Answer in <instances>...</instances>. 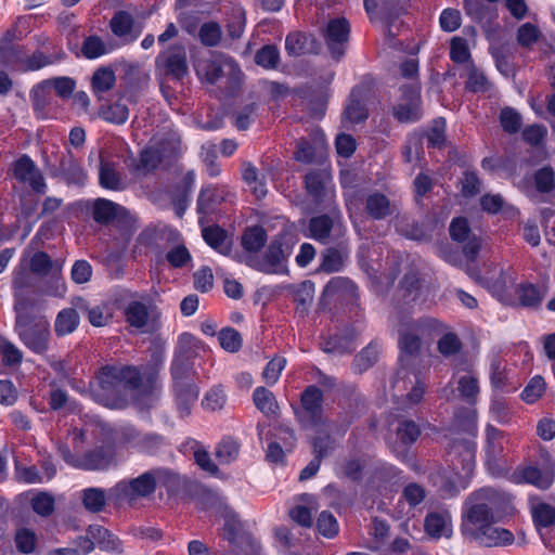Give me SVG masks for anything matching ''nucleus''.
<instances>
[{
    "label": "nucleus",
    "instance_id": "nucleus-1",
    "mask_svg": "<svg viewBox=\"0 0 555 555\" xmlns=\"http://www.w3.org/2000/svg\"><path fill=\"white\" fill-rule=\"evenodd\" d=\"M142 383L140 372L133 366L104 365L89 384L94 401L111 409H124L128 404V392Z\"/></svg>",
    "mask_w": 555,
    "mask_h": 555
},
{
    "label": "nucleus",
    "instance_id": "nucleus-2",
    "mask_svg": "<svg viewBox=\"0 0 555 555\" xmlns=\"http://www.w3.org/2000/svg\"><path fill=\"white\" fill-rule=\"evenodd\" d=\"M14 332L23 345L36 354L49 350L51 331L48 319L25 309L22 302H15Z\"/></svg>",
    "mask_w": 555,
    "mask_h": 555
},
{
    "label": "nucleus",
    "instance_id": "nucleus-3",
    "mask_svg": "<svg viewBox=\"0 0 555 555\" xmlns=\"http://www.w3.org/2000/svg\"><path fill=\"white\" fill-rule=\"evenodd\" d=\"M196 72L201 79L209 85H217L228 96L234 95L243 81L238 64L224 54H216L211 59L199 61Z\"/></svg>",
    "mask_w": 555,
    "mask_h": 555
},
{
    "label": "nucleus",
    "instance_id": "nucleus-4",
    "mask_svg": "<svg viewBox=\"0 0 555 555\" xmlns=\"http://www.w3.org/2000/svg\"><path fill=\"white\" fill-rule=\"evenodd\" d=\"M434 319H403L400 322L398 333V346L400 348V362L408 366L412 359L418 357L422 348V338L434 327Z\"/></svg>",
    "mask_w": 555,
    "mask_h": 555
},
{
    "label": "nucleus",
    "instance_id": "nucleus-5",
    "mask_svg": "<svg viewBox=\"0 0 555 555\" xmlns=\"http://www.w3.org/2000/svg\"><path fill=\"white\" fill-rule=\"evenodd\" d=\"M160 470H149L129 480H121L108 489V496L115 504H132L139 498L154 493Z\"/></svg>",
    "mask_w": 555,
    "mask_h": 555
},
{
    "label": "nucleus",
    "instance_id": "nucleus-6",
    "mask_svg": "<svg viewBox=\"0 0 555 555\" xmlns=\"http://www.w3.org/2000/svg\"><path fill=\"white\" fill-rule=\"evenodd\" d=\"M292 254V245L284 237L275 236L262 256L249 255L246 263L264 274H283L287 272L286 262Z\"/></svg>",
    "mask_w": 555,
    "mask_h": 555
},
{
    "label": "nucleus",
    "instance_id": "nucleus-7",
    "mask_svg": "<svg viewBox=\"0 0 555 555\" xmlns=\"http://www.w3.org/2000/svg\"><path fill=\"white\" fill-rule=\"evenodd\" d=\"M198 340L190 333H182L170 366L173 385L194 383L193 360L197 356Z\"/></svg>",
    "mask_w": 555,
    "mask_h": 555
},
{
    "label": "nucleus",
    "instance_id": "nucleus-8",
    "mask_svg": "<svg viewBox=\"0 0 555 555\" xmlns=\"http://www.w3.org/2000/svg\"><path fill=\"white\" fill-rule=\"evenodd\" d=\"M475 434L467 438H455L448 446V455L457 480L469 477L475 468Z\"/></svg>",
    "mask_w": 555,
    "mask_h": 555
},
{
    "label": "nucleus",
    "instance_id": "nucleus-9",
    "mask_svg": "<svg viewBox=\"0 0 555 555\" xmlns=\"http://www.w3.org/2000/svg\"><path fill=\"white\" fill-rule=\"evenodd\" d=\"M491 495L492 490L481 489L467 498L464 513L467 524L464 525V528H469L468 525L474 526V528H481L486 524L494 521L492 508L488 503Z\"/></svg>",
    "mask_w": 555,
    "mask_h": 555
},
{
    "label": "nucleus",
    "instance_id": "nucleus-10",
    "mask_svg": "<svg viewBox=\"0 0 555 555\" xmlns=\"http://www.w3.org/2000/svg\"><path fill=\"white\" fill-rule=\"evenodd\" d=\"M401 95L392 113L399 122H415L422 117L421 87L412 82L401 87Z\"/></svg>",
    "mask_w": 555,
    "mask_h": 555
},
{
    "label": "nucleus",
    "instance_id": "nucleus-11",
    "mask_svg": "<svg viewBox=\"0 0 555 555\" xmlns=\"http://www.w3.org/2000/svg\"><path fill=\"white\" fill-rule=\"evenodd\" d=\"M10 171L14 179L23 184H27L38 194H44L47 183L40 169L35 162L26 154L18 157L11 165Z\"/></svg>",
    "mask_w": 555,
    "mask_h": 555
},
{
    "label": "nucleus",
    "instance_id": "nucleus-12",
    "mask_svg": "<svg viewBox=\"0 0 555 555\" xmlns=\"http://www.w3.org/2000/svg\"><path fill=\"white\" fill-rule=\"evenodd\" d=\"M555 477V461L547 450H540V462L521 470V478L539 489H548Z\"/></svg>",
    "mask_w": 555,
    "mask_h": 555
},
{
    "label": "nucleus",
    "instance_id": "nucleus-13",
    "mask_svg": "<svg viewBox=\"0 0 555 555\" xmlns=\"http://www.w3.org/2000/svg\"><path fill=\"white\" fill-rule=\"evenodd\" d=\"M302 412L295 411L298 421L304 426H317L322 418L323 393L314 385L308 386L300 396Z\"/></svg>",
    "mask_w": 555,
    "mask_h": 555
},
{
    "label": "nucleus",
    "instance_id": "nucleus-14",
    "mask_svg": "<svg viewBox=\"0 0 555 555\" xmlns=\"http://www.w3.org/2000/svg\"><path fill=\"white\" fill-rule=\"evenodd\" d=\"M155 64L166 75L180 79L188 74L186 51L181 44L169 47L156 57Z\"/></svg>",
    "mask_w": 555,
    "mask_h": 555
},
{
    "label": "nucleus",
    "instance_id": "nucleus-15",
    "mask_svg": "<svg viewBox=\"0 0 555 555\" xmlns=\"http://www.w3.org/2000/svg\"><path fill=\"white\" fill-rule=\"evenodd\" d=\"M450 385L455 386L459 397L468 404L477 402L480 390L479 382L470 365L457 366L450 380Z\"/></svg>",
    "mask_w": 555,
    "mask_h": 555
},
{
    "label": "nucleus",
    "instance_id": "nucleus-16",
    "mask_svg": "<svg viewBox=\"0 0 555 555\" xmlns=\"http://www.w3.org/2000/svg\"><path fill=\"white\" fill-rule=\"evenodd\" d=\"M463 530L473 540L487 547L508 545L514 541V535L509 530L494 527L493 522L486 524L481 528L465 527Z\"/></svg>",
    "mask_w": 555,
    "mask_h": 555
},
{
    "label": "nucleus",
    "instance_id": "nucleus-17",
    "mask_svg": "<svg viewBox=\"0 0 555 555\" xmlns=\"http://www.w3.org/2000/svg\"><path fill=\"white\" fill-rule=\"evenodd\" d=\"M370 90L365 86L354 87L349 95L348 104L346 105L343 122L345 127L364 121L367 116L366 102L369 100Z\"/></svg>",
    "mask_w": 555,
    "mask_h": 555
},
{
    "label": "nucleus",
    "instance_id": "nucleus-18",
    "mask_svg": "<svg viewBox=\"0 0 555 555\" xmlns=\"http://www.w3.org/2000/svg\"><path fill=\"white\" fill-rule=\"evenodd\" d=\"M349 34L350 25L345 17L334 18L328 22L324 36L333 57L338 60L345 54Z\"/></svg>",
    "mask_w": 555,
    "mask_h": 555
},
{
    "label": "nucleus",
    "instance_id": "nucleus-19",
    "mask_svg": "<svg viewBox=\"0 0 555 555\" xmlns=\"http://www.w3.org/2000/svg\"><path fill=\"white\" fill-rule=\"evenodd\" d=\"M109 28L114 36L121 39L126 44L137 40L141 34V30L134 27L133 16L126 11H117L113 15Z\"/></svg>",
    "mask_w": 555,
    "mask_h": 555
},
{
    "label": "nucleus",
    "instance_id": "nucleus-20",
    "mask_svg": "<svg viewBox=\"0 0 555 555\" xmlns=\"http://www.w3.org/2000/svg\"><path fill=\"white\" fill-rule=\"evenodd\" d=\"M114 461V451L111 447H98L86 452L77 462L76 467L87 470H101L107 468Z\"/></svg>",
    "mask_w": 555,
    "mask_h": 555
},
{
    "label": "nucleus",
    "instance_id": "nucleus-21",
    "mask_svg": "<svg viewBox=\"0 0 555 555\" xmlns=\"http://www.w3.org/2000/svg\"><path fill=\"white\" fill-rule=\"evenodd\" d=\"M349 257V250L343 244L337 247H328L321 254L318 272L335 273L344 269Z\"/></svg>",
    "mask_w": 555,
    "mask_h": 555
},
{
    "label": "nucleus",
    "instance_id": "nucleus-22",
    "mask_svg": "<svg viewBox=\"0 0 555 555\" xmlns=\"http://www.w3.org/2000/svg\"><path fill=\"white\" fill-rule=\"evenodd\" d=\"M364 210L374 220H384L393 214L395 207L387 195L374 191L364 198Z\"/></svg>",
    "mask_w": 555,
    "mask_h": 555
},
{
    "label": "nucleus",
    "instance_id": "nucleus-23",
    "mask_svg": "<svg viewBox=\"0 0 555 555\" xmlns=\"http://www.w3.org/2000/svg\"><path fill=\"white\" fill-rule=\"evenodd\" d=\"M150 143L157 149L159 156L166 164H170L182 152L181 138L175 132L154 137Z\"/></svg>",
    "mask_w": 555,
    "mask_h": 555
},
{
    "label": "nucleus",
    "instance_id": "nucleus-24",
    "mask_svg": "<svg viewBox=\"0 0 555 555\" xmlns=\"http://www.w3.org/2000/svg\"><path fill=\"white\" fill-rule=\"evenodd\" d=\"M60 172L68 184L81 185L87 178L83 168L69 150L63 153L60 158Z\"/></svg>",
    "mask_w": 555,
    "mask_h": 555
},
{
    "label": "nucleus",
    "instance_id": "nucleus-25",
    "mask_svg": "<svg viewBox=\"0 0 555 555\" xmlns=\"http://www.w3.org/2000/svg\"><path fill=\"white\" fill-rule=\"evenodd\" d=\"M173 392L181 417L189 416L192 405L197 401L199 389L194 383L173 385Z\"/></svg>",
    "mask_w": 555,
    "mask_h": 555
},
{
    "label": "nucleus",
    "instance_id": "nucleus-26",
    "mask_svg": "<svg viewBox=\"0 0 555 555\" xmlns=\"http://www.w3.org/2000/svg\"><path fill=\"white\" fill-rule=\"evenodd\" d=\"M125 208L109 199L96 198L92 205V217L94 221L107 224L121 216Z\"/></svg>",
    "mask_w": 555,
    "mask_h": 555
},
{
    "label": "nucleus",
    "instance_id": "nucleus-27",
    "mask_svg": "<svg viewBox=\"0 0 555 555\" xmlns=\"http://www.w3.org/2000/svg\"><path fill=\"white\" fill-rule=\"evenodd\" d=\"M225 186L208 185L203 188L197 199V211L201 215H207L211 211L212 206L220 204L228 195Z\"/></svg>",
    "mask_w": 555,
    "mask_h": 555
},
{
    "label": "nucleus",
    "instance_id": "nucleus-28",
    "mask_svg": "<svg viewBox=\"0 0 555 555\" xmlns=\"http://www.w3.org/2000/svg\"><path fill=\"white\" fill-rule=\"evenodd\" d=\"M335 224V217L320 215L309 220L307 236L319 243L326 244Z\"/></svg>",
    "mask_w": 555,
    "mask_h": 555
},
{
    "label": "nucleus",
    "instance_id": "nucleus-29",
    "mask_svg": "<svg viewBox=\"0 0 555 555\" xmlns=\"http://www.w3.org/2000/svg\"><path fill=\"white\" fill-rule=\"evenodd\" d=\"M126 322L134 328H143L150 319L149 308L143 300L132 299L124 308Z\"/></svg>",
    "mask_w": 555,
    "mask_h": 555
},
{
    "label": "nucleus",
    "instance_id": "nucleus-30",
    "mask_svg": "<svg viewBox=\"0 0 555 555\" xmlns=\"http://www.w3.org/2000/svg\"><path fill=\"white\" fill-rule=\"evenodd\" d=\"M81 503L86 511L98 514L104 511L106 502L112 499L108 496V490L90 487L81 491Z\"/></svg>",
    "mask_w": 555,
    "mask_h": 555
},
{
    "label": "nucleus",
    "instance_id": "nucleus-31",
    "mask_svg": "<svg viewBox=\"0 0 555 555\" xmlns=\"http://www.w3.org/2000/svg\"><path fill=\"white\" fill-rule=\"evenodd\" d=\"M100 185L112 191H122L127 183L121 175L117 171L115 165L101 159L99 171Z\"/></svg>",
    "mask_w": 555,
    "mask_h": 555
},
{
    "label": "nucleus",
    "instance_id": "nucleus-32",
    "mask_svg": "<svg viewBox=\"0 0 555 555\" xmlns=\"http://www.w3.org/2000/svg\"><path fill=\"white\" fill-rule=\"evenodd\" d=\"M163 164L166 163L162 156H159L157 149L149 142V144L140 152L139 159L133 169L139 175L146 176L154 172Z\"/></svg>",
    "mask_w": 555,
    "mask_h": 555
},
{
    "label": "nucleus",
    "instance_id": "nucleus-33",
    "mask_svg": "<svg viewBox=\"0 0 555 555\" xmlns=\"http://www.w3.org/2000/svg\"><path fill=\"white\" fill-rule=\"evenodd\" d=\"M253 401L255 406L267 417L276 416L279 414V403L272 391L266 387H257L253 392Z\"/></svg>",
    "mask_w": 555,
    "mask_h": 555
},
{
    "label": "nucleus",
    "instance_id": "nucleus-34",
    "mask_svg": "<svg viewBox=\"0 0 555 555\" xmlns=\"http://www.w3.org/2000/svg\"><path fill=\"white\" fill-rule=\"evenodd\" d=\"M463 76L466 77L465 88L473 93H485L491 89V83L485 73L478 68L475 63H469L468 67L464 68Z\"/></svg>",
    "mask_w": 555,
    "mask_h": 555
},
{
    "label": "nucleus",
    "instance_id": "nucleus-35",
    "mask_svg": "<svg viewBox=\"0 0 555 555\" xmlns=\"http://www.w3.org/2000/svg\"><path fill=\"white\" fill-rule=\"evenodd\" d=\"M241 444L233 437H223L215 448V456L221 465L234 462L240 454Z\"/></svg>",
    "mask_w": 555,
    "mask_h": 555
},
{
    "label": "nucleus",
    "instance_id": "nucleus-36",
    "mask_svg": "<svg viewBox=\"0 0 555 555\" xmlns=\"http://www.w3.org/2000/svg\"><path fill=\"white\" fill-rule=\"evenodd\" d=\"M267 240V231L260 225H255L247 228L243 232L241 244L244 250L254 254L258 253L266 245Z\"/></svg>",
    "mask_w": 555,
    "mask_h": 555
},
{
    "label": "nucleus",
    "instance_id": "nucleus-37",
    "mask_svg": "<svg viewBox=\"0 0 555 555\" xmlns=\"http://www.w3.org/2000/svg\"><path fill=\"white\" fill-rule=\"evenodd\" d=\"M204 241L215 250L222 255L231 251V244L228 241L227 232L220 227H206L202 231Z\"/></svg>",
    "mask_w": 555,
    "mask_h": 555
},
{
    "label": "nucleus",
    "instance_id": "nucleus-38",
    "mask_svg": "<svg viewBox=\"0 0 555 555\" xmlns=\"http://www.w3.org/2000/svg\"><path fill=\"white\" fill-rule=\"evenodd\" d=\"M301 500L307 505H296L289 511V517L298 525L309 528L312 526V513L317 511V503L312 495L304 494Z\"/></svg>",
    "mask_w": 555,
    "mask_h": 555
},
{
    "label": "nucleus",
    "instance_id": "nucleus-39",
    "mask_svg": "<svg viewBox=\"0 0 555 555\" xmlns=\"http://www.w3.org/2000/svg\"><path fill=\"white\" fill-rule=\"evenodd\" d=\"M451 517L448 512L429 513L425 518V530L434 538L447 535Z\"/></svg>",
    "mask_w": 555,
    "mask_h": 555
},
{
    "label": "nucleus",
    "instance_id": "nucleus-40",
    "mask_svg": "<svg viewBox=\"0 0 555 555\" xmlns=\"http://www.w3.org/2000/svg\"><path fill=\"white\" fill-rule=\"evenodd\" d=\"M195 182V175L193 171L186 172L183 178L181 190L172 197V204L176 215L182 218L190 203L192 188Z\"/></svg>",
    "mask_w": 555,
    "mask_h": 555
},
{
    "label": "nucleus",
    "instance_id": "nucleus-41",
    "mask_svg": "<svg viewBox=\"0 0 555 555\" xmlns=\"http://www.w3.org/2000/svg\"><path fill=\"white\" fill-rule=\"evenodd\" d=\"M516 293L524 307H537L541 304L546 294L545 287H539L531 283H521L517 286Z\"/></svg>",
    "mask_w": 555,
    "mask_h": 555
},
{
    "label": "nucleus",
    "instance_id": "nucleus-42",
    "mask_svg": "<svg viewBox=\"0 0 555 555\" xmlns=\"http://www.w3.org/2000/svg\"><path fill=\"white\" fill-rule=\"evenodd\" d=\"M77 307L93 326H104L112 318L105 305L90 306L85 300H80Z\"/></svg>",
    "mask_w": 555,
    "mask_h": 555
},
{
    "label": "nucleus",
    "instance_id": "nucleus-43",
    "mask_svg": "<svg viewBox=\"0 0 555 555\" xmlns=\"http://www.w3.org/2000/svg\"><path fill=\"white\" fill-rule=\"evenodd\" d=\"M0 356L5 367L15 369L23 362L22 350L12 341L0 335Z\"/></svg>",
    "mask_w": 555,
    "mask_h": 555
},
{
    "label": "nucleus",
    "instance_id": "nucleus-44",
    "mask_svg": "<svg viewBox=\"0 0 555 555\" xmlns=\"http://www.w3.org/2000/svg\"><path fill=\"white\" fill-rule=\"evenodd\" d=\"M79 324V315L75 309H64L59 312L54 330L59 336H65L74 332Z\"/></svg>",
    "mask_w": 555,
    "mask_h": 555
},
{
    "label": "nucleus",
    "instance_id": "nucleus-45",
    "mask_svg": "<svg viewBox=\"0 0 555 555\" xmlns=\"http://www.w3.org/2000/svg\"><path fill=\"white\" fill-rule=\"evenodd\" d=\"M378 359V348L375 344H369L358 353L352 361V370L356 373H363L373 366Z\"/></svg>",
    "mask_w": 555,
    "mask_h": 555
},
{
    "label": "nucleus",
    "instance_id": "nucleus-46",
    "mask_svg": "<svg viewBox=\"0 0 555 555\" xmlns=\"http://www.w3.org/2000/svg\"><path fill=\"white\" fill-rule=\"evenodd\" d=\"M450 59L463 65V68L468 67L469 63H474L466 39L462 37H454L450 42Z\"/></svg>",
    "mask_w": 555,
    "mask_h": 555
},
{
    "label": "nucleus",
    "instance_id": "nucleus-47",
    "mask_svg": "<svg viewBox=\"0 0 555 555\" xmlns=\"http://www.w3.org/2000/svg\"><path fill=\"white\" fill-rule=\"evenodd\" d=\"M356 291L357 286L351 280L343 276H335L332 278L330 282L325 285L323 295L327 297H332L335 295L352 296L354 295Z\"/></svg>",
    "mask_w": 555,
    "mask_h": 555
},
{
    "label": "nucleus",
    "instance_id": "nucleus-48",
    "mask_svg": "<svg viewBox=\"0 0 555 555\" xmlns=\"http://www.w3.org/2000/svg\"><path fill=\"white\" fill-rule=\"evenodd\" d=\"M100 117L116 125L125 124L129 118V108L120 100L100 111Z\"/></svg>",
    "mask_w": 555,
    "mask_h": 555
},
{
    "label": "nucleus",
    "instance_id": "nucleus-49",
    "mask_svg": "<svg viewBox=\"0 0 555 555\" xmlns=\"http://www.w3.org/2000/svg\"><path fill=\"white\" fill-rule=\"evenodd\" d=\"M310 37L300 31H293L286 36L285 50L291 56H300L309 51Z\"/></svg>",
    "mask_w": 555,
    "mask_h": 555
},
{
    "label": "nucleus",
    "instance_id": "nucleus-50",
    "mask_svg": "<svg viewBox=\"0 0 555 555\" xmlns=\"http://www.w3.org/2000/svg\"><path fill=\"white\" fill-rule=\"evenodd\" d=\"M116 81V76L113 69L107 67L99 68L94 72L91 85L94 93H103L111 90Z\"/></svg>",
    "mask_w": 555,
    "mask_h": 555
},
{
    "label": "nucleus",
    "instance_id": "nucleus-51",
    "mask_svg": "<svg viewBox=\"0 0 555 555\" xmlns=\"http://www.w3.org/2000/svg\"><path fill=\"white\" fill-rule=\"evenodd\" d=\"M255 63L266 69H275L280 64L279 49L273 44H266L255 54Z\"/></svg>",
    "mask_w": 555,
    "mask_h": 555
},
{
    "label": "nucleus",
    "instance_id": "nucleus-52",
    "mask_svg": "<svg viewBox=\"0 0 555 555\" xmlns=\"http://www.w3.org/2000/svg\"><path fill=\"white\" fill-rule=\"evenodd\" d=\"M534 185L540 193H550L555 189V172L551 166H544L535 171Z\"/></svg>",
    "mask_w": 555,
    "mask_h": 555
},
{
    "label": "nucleus",
    "instance_id": "nucleus-53",
    "mask_svg": "<svg viewBox=\"0 0 555 555\" xmlns=\"http://www.w3.org/2000/svg\"><path fill=\"white\" fill-rule=\"evenodd\" d=\"M81 52L86 59L94 60L107 53L108 50L101 37L89 36L82 42Z\"/></svg>",
    "mask_w": 555,
    "mask_h": 555
},
{
    "label": "nucleus",
    "instance_id": "nucleus-54",
    "mask_svg": "<svg viewBox=\"0 0 555 555\" xmlns=\"http://www.w3.org/2000/svg\"><path fill=\"white\" fill-rule=\"evenodd\" d=\"M34 280L31 274L24 268L16 269L13 273L12 287L14 289V296L16 302H21L20 299L24 296V291L33 287Z\"/></svg>",
    "mask_w": 555,
    "mask_h": 555
},
{
    "label": "nucleus",
    "instance_id": "nucleus-55",
    "mask_svg": "<svg viewBox=\"0 0 555 555\" xmlns=\"http://www.w3.org/2000/svg\"><path fill=\"white\" fill-rule=\"evenodd\" d=\"M545 391V380L542 376L532 377L521 392V399L529 404L538 401Z\"/></svg>",
    "mask_w": 555,
    "mask_h": 555
},
{
    "label": "nucleus",
    "instance_id": "nucleus-56",
    "mask_svg": "<svg viewBox=\"0 0 555 555\" xmlns=\"http://www.w3.org/2000/svg\"><path fill=\"white\" fill-rule=\"evenodd\" d=\"M541 33L539 28L532 23H525L517 29V43L524 48H530L538 42Z\"/></svg>",
    "mask_w": 555,
    "mask_h": 555
},
{
    "label": "nucleus",
    "instance_id": "nucleus-57",
    "mask_svg": "<svg viewBox=\"0 0 555 555\" xmlns=\"http://www.w3.org/2000/svg\"><path fill=\"white\" fill-rule=\"evenodd\" d=\"M31 507L36 514L48 517L54 512V498L48 492H39L31 499Z\"/></svg>",
    "mask_w": 555,
    "mask_h": 555
},
{
    "label": "nucleus",
    "instance_id": "nucleus-58",
    "mask_svg": "<svg viewBox=\"0 0 555 555\" xmlns=\"http://www.w3.org/2000/svg\"><path fill=\"white\" fill-rule=\"evenodd\" d=\"M335 450V440L330 435L314 437L312 440L313 457L323 461Z\"/></svg>",
    "mask_w": 555,
    "mask_h": 555
},
{
    "label": "nucleus",
    "instance_id": "nucleus-59",
    "mask_svg": "<svg viewBox=\"0 0 555 555\" xmlns=\"http://www.w3.org/2000/svg\"><path fill=\"white\" fill-rule=\"evenodd\" d=\"M520 114L512 107H504L500 113V124L507 133H516L521 127Z\"/></svg>",
    "mask_w": 555,
    "mask_h": 555
},
{
    "label": "nucleus",
    "instance_id": "nucleus-60",
    "mask_svg": "<svg viewBox=\"0 0 555 555\" xmlns=\"http://www.w3.org/2000/svg\"><path fill=\"white\" fill-rule=\"evenodd\" d=\"M286 365V360L282 357H275L270 360L262 372V378L268 386H273L280 378L282 371Z\"/></svg>",
    "mask_w": 555,
    "mask_h": 555
},
{
    "label": "nucleus",
    "instance_id": "nucleus-61",
    "mask_svg": "<svg viewBox=\"0 0 555 555\" xmlns=\"http://www.w3.org/2000/svg\"><path fill=\"white\" fill-rule=\"evenodd\" d=\"M218 339L220 346L229 352H235L242 347L241 334L232 327L221 330Z\"/></svg>",
    "mask_w": 555,
    "mask_h": 555
},
{
    "label": "nucleus",
    "instance_id": "nucleus-62",
    "mask_svg": "<svg viewBox=\"0 0 555 555\" xmlns=\"http://www.w3.org/2000/svg\"><path fill=\"white\" fill-rule=\"evenodd\" d=\"M16 548L24 554H29L35 551L37 537L34 531L27 528H21L16 531L14 537Z\"/></svg>",
    "mask_w": 555,
    "mask_h": 555
},
{
    "label": "nucleus",
    "instance_id": "nucleus-63",
    "mask_svg": "<svg viewBox=\"0 0 555 555\" xmlns=\"http://www.w3.org/2000/svg\"><path fill=\"white\" fill-rule=\"evenodd\" d=\"M401 498L409 504L410 508H414L425 500L426 490L416 482H410L403 488Z\"/></svg>",
    "mask_w": 555,
    "mask_h": 555
},
{
    "label": "nucleus",
    "instance_id": "nucleus-64",
    "mask_svg": "<svg viewBox=\"0 0 555 555\" xmlns=\"http://www.w3.org/2000/svg\"><path fill=\"white\" fill-rule=\"evenodd\" d=\"M221 28L217 23L209 22L201 26L198 37L206 47H215L221 40Z\"/></svg>",
    "mask_w": 555,
    "mask_h": 555
}]
</instances>
